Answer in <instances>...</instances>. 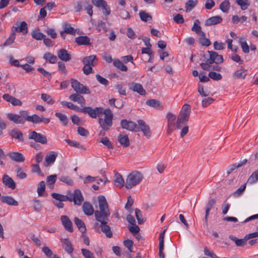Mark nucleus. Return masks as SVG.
Listing matches in <instances>:
<instances>
[{
  "label": "nucleus",
  "mask_w": 258,
  "mask_h": 258,
  "mask_svg": "<svg viewBox=\"0 0 258 258\" xmlns=\"http://www.w3.org/2000/svg\"><path fill=\"white\" fill-rule=\"evenodd\" d=\"M118 141L121 146L124 147H128L130 145L128 136L124 134H120L118 136Z\"/></svg>",
  "instance_id": "7c9ffc66"
},
{
  "label": "nucleus",
  "mask_w": 258,
  "mask_h": 258,
  "mask_svg": "<svg viewBox=\"0 0 258 258\" xmlns=\"http://www.w3.org/2000/svg\"><path fill=\"white\" fill-rule=\"evenodd\" d=\"M45 189V184L44 181L40 182L37 189V191L39 196H42Z\"/></svg>",
  "instance_id": "4d7b16f0"
},
{
  "label": "nucleus",
  "mask_w": 258,
  "mask_h": 258,
  "mask_svg": "<svg viewBox=\"0 0 258 258\" xmlns=\"http://www.w3.org/2000/svg\"><path fill=\"white\" fill-rule=\"evenodd\" d=\"M97 59L95 55L86 56L83 59V63L84 65L94 66L97 63Z\"/></svg>",
  "instance_id": "cd10ccee"
},
{
  "label": "nucleus",
  "mask_w": 258,
  "mask_h": 258,
  "mask_svg": "<svg viewBox=\"0 0 258 258\" xmlns=\"http://www.w3.org/2000/svg\"><path fill=\"white\" fill-rule=\"evenodd\" d=\"M165 231L161 233L159 235V256L160 258H164V254L163 253L164 249V238Z\"/></svg>",
  "instance_id": "2f4dec72"
},
{
  "label": "nucleus",
  "mask_w": 258,
  "mask_h": 258,
  "mask_svg": "<svg viewBox=\"0 0 258 258\" xmlns=\"http://www.w3.org/2000/svg\"><path fill=\"white\" fill-rule=\"evenodd\" d=\"M15 33L11 30V34L9 38L6 40L4 43V46H6L12 44L15 39Z\"/></svg>",
  "instance_id": "49530a36"
},
{
  "label": "nucleus",
  "mask_w": 258,
  "mask_h": 258,
  "mask_svg": "<svg viewBox=\"0 0 258 258\" xmlns=\"http://www.w3.org/2000/svg\"><path fill=\"white\" fill-rule=\"evenodd\" d=\"M246 183L242 184L239 187L233 194V195L235 197H238L241 196L242 193L244 192L246 188Z\"/></svg>",
  "instance_id": "5fc2aeb1"
},
{
  "label": "nucleus",
  "mask_w": 258,
  "mask_h": 258,
  "mask_svg": "<svg viewBox=\"0 0 258 258\" xmlns=\"http://www.w3.org/2000/svg\"><path fill=\"white\" fill-rule=\"evenodd\" d=\"M236 2L242 10H246L250 5L248 0H236Z\"/></svg>",
  "instance_id": "09e8293b"
},
{
  "label": "nucleus",
  "mask_w": 258,
  "mask_h": 258,
  "mask_svg": "<svg viewBox=\"0 0 258 258\" xmlns=\"http://www.w3.org/2000/svg\"><path fill=\"white\" fill-rule=\"evenodd\" d=\"M88 4V2L79 1L77 2L76 6H75L74 9L76 12H80L82 10L83 7H85Z\"/></svg>",
  "instance_id": "e2e57ef3"
},
{
  "label": "nucleus",
  "mask_w": 258,
  "mask_h": 258,
  "mask_svg": "<svg viewBox=\"0 0 258 258\" xmlns=\"http://www.w3.org/2000/svg\"><path fill=\"white\" fill-rule=\"evenodd\" d=\"M60 220L65 229L70 232L73 231L72 221L67 216L62 215L60 217Z\"/></svg>",
  "instance_id": "2eb2a0df"
},
{
  "label": "nucleus",
  "mask_w": 258,
  "mask_h": 258,
  "mask_svg": "<svg viewBox=\"0 0 258 258\" xmlns=\"http://www.w3.org/2000/svg\"><path fill=\"white\" fill-rule=\"evenodd\" d=\"M198 91L199 93V94L201 95V96L203 97H206L208 96L210 94V92L209 90H208V89H205L204 88V87L200 84L198 85Z\"/></svg>",
  "instance_id": "c03bdc74"
},
{
  "label": "nucleus",
  "mask_w": 258,
  "mask_h": 258,
  "mask_svg": "<svg viewBox=\"0 0 258 258\" xmlns=\"http://www.w3.org/2000/svg\"><path fill=\"white\" fill-rule=\"evenodd\" d=\"M239 43L241 45V47L243 51L247 53L249 51V47L247 45L244 38H240L239 39Z\"/></svg>",
  "instance_id": "a18cd8bd"
},
{
  "label": "nucleus",
  "mask_w": 258,
  "mask_h": 258,
  "mask_svg": "<svg viewBox=\"0 0 258 258\" xmlns=\"http://www.w3.org/2000/svg\"><path fill=\"white\" fill-rule=\"evenodd\" d=\"M138 123L140 131H142L145 136L149 138L151 136V133L149 126L142 120H138Z\"/></svg>",
  "instance_id": "ddd939ff"
},
{
  "label": "nucleus",
  "mask_w": 258,
  "mask_h": 258,
  "mask_svg": "<svg viewBox=\"0 0 258 258\" xmlns=\"http://www.w3.org/2000/svg\"><path fill=\"white\" fill-rule=\"evenodd\" d=\"M51 197L57 201L60 202H65L69 201V197L68 196L62 195L55 192L51 194Z\"/></svg>",
  "instance_id": "c9c22d12"
},
{
  "label": "nucleus",
  "mask_w": 258,
  "mask_h": 258,
  "mask_svg": "<svg viewBox=\"0 0 258 258\" xmlns=\"http://www.w3.org/2000/svg\"><path fill=\"white\" fill-rule=\"evenodd\" d=\"M58 57L61 60L64 61H68L71 59V55L68 53V51L63 48H61L58 50Z\"/></svg>",
  "instance_id": "412c9836"
},
{
  "label": "nucleus",
  "mask_w": 258,
  "mask_h": 258,
  "mask_svg": "<svg viewBox=\"0 0 258 258\" xmlns=\"http://www.w3.org/2000/svg\"><path fill=\"white\" fill-rule=\"evenodd\" d=\"M41 98L44 101L46 102L48 104L50 105L54 104L55 102V101L51 98V97L47 94H41Z\"/></svg>",
  "instance_id": "de8ad7c7"
},
{
  "label": "nucleus",
  "mask_w": 258,
  "mask_h": 258,
  "mask_svg": "<svg viewBox=\"0 0 258 258\" xmlns=\"http://www.w3.org/2000/svg\"><path fill=\"white\" fill-rule=\"evenodd\" d=\"M28 138L29 139L33 140L36 142L41 143V144H46L47 142L45 136L38 133L35 131L30 132L28 135Z\"/></svg>",
  "instance_id": "6e6552de"
},
{
  "label": "nucleus",
  "mask_w": 258,
  "mask_h": 258,
  "mask_svg": "<svg viewBox=\"0 0 258 258\" xmlns=\"http://www.w3.org/2000/svg\"><path fill=\"white\" fill-rule=\"evenodd\" d=\"M81 252L85 258H95L94 253L87 249L82 248Z\"/></svg>",
  "instance_id": "6e6d98bb"
},
{
  "label": "nucleus",
  "mask_w": 258,
  "mask_h": 258,
  "mask_svg": "<svg viewBox=\"0 0 258 258\" xmlns=\"http://www.w3.org/2000/svg\"><path fill=\"white\" fill-rule=\"evenodd\" d=\"M167 119V133L170 135L174 131L176 125V116L172 113L169 112L166 115Z\"/></svg>",
  "instance_id": "1a4fd4ad"
},
{
  "label": "nucleus",
  "mask_w": 258,
  "mask_h": 258,
  "mask_svg": "<svg viewBox=\"0 0 258 258\" xmlns=\"http://www.w3.org/2000/svg\"><path fill=\"white\" fill-rule=\"evenodd\" d=\"M231 240H233L238 246H243L246 244L247 241L248 239L246 238V235L243 239H238L235 237H232L231 238Z\"/></svg>",
  "instance_id": "e433bc0d"
},
{
  "label": "nucleus",
  "mask_w": 258,
  "mask_h": 258,
  "mask_svg": "<svg viewBox=\"0 0 258 258\" xmlns=\"http://www.w3.org/2000/svg\"><path fill=\"white\" fill-rule=\"evenodd\" d=\"M8 156L12 160L17 162H23L25 161V157L23 155L19 152L10 153Z\"/></svg>",
  "instance_id": "a878e982"
},
{
  "label": "nucleus",
  "mask_w": 258,
  "mask_h": 258,
  "mask_svg": "<svg viewBox=\"0 0 258 258\" xmlns=\"http://www.w3.org/2000/svg\"><path fill=\"white\" fill-rule=\"evenodd\" d=\"M139 16L141 19L144 22H147L148 21L151 20L152 19V17L151 15L144 11H141L139 13Z\"/></svg>",
  "instance_id": "603ef678"
},
{
  "label": "nucleus",
  "mask_w": 258,
  "mask_h": 258,
  "mask_svg": "<svg viewBox=\"0 0 258 258\" xmlns=\"http://www.w3.org/2000/svg\"><path fill=\"white\" fill-rule=\"evenodd\" d=\"M198 4V0H189L185 4L186 11L189 12L192 10Z\"/></svg>",
  "instance_id": "37998d69"
},
{
  "label": "nucleus",
  "mask_w": 258,
  "mask_h": 258,
  "mask_svg": "<svg viewBox=\"0 0 258 258\" xmlns=\"http://www.w3.org/2000/svg\"><path fill=\"white\" fill-rule=\"evenodd\" d=\"M146 104L150 106L154 107V108L158 109L159 110H162L163 107L161 105L159 101L156 99H150L146 101Z\"/></svg>",
  "instance_id": "72a5a7b5"
},
{
  "label": "nucleus",
  "mask_w": 258,
  "mask_h": 258,
  "mask_svg": "<svg viewBox=\"0 0 258 258\" xmlns=\"http://www.w3.org/2000/svg\"><path fill=\"white\" fill-rule=\"evenodd\" d=\"M113 65L122 71L126 72L127 71V68L118 59H115L113 60Z\"/></svg>",
  "instance_id": "ea45409f"
},
{
  "label": "nucleus",
  "mask_w": 258,
  "mask_h": 258,
  "mask_svg": "<svg viewBox=\"0 0 258 258\" xmlns=\"http://www.w3.org/2000/svg\"><path fill=\"white\" fill-rule=\"evenodd\" d=\"M43 58L51 63H54L57 60L56 56L50 52H46L43 55Z\"/></svg>",
  "instance_id": "4c0bfd02"
},
{
  "label": "nucleus",
  "mask_w": 258,
  "mask_h": 258,
  "mask_svg": "<svg viewBox=\"0 0 258 258\" xmlns=\"http://www.w3.org/2000/svg\"><path fill=\"white\" fill-rule=\"evenodd\" d=\"M100 142L102 143L104 146H106L108 149H112L113 147L108 138L106 137H101L100 138Z\"/></svg>",
  "instance_id": "864d4df0"
},
{
  "label": "nucleus",
  "mask_w": 258,
  "mask_h": 258,
  "mask_svg": "<svg viewBox=\"0 0 258 258\" xmlns=\"http://www.w3.org/2000/svg\"><path fill=\"white\" fill-rule=\"evenodd\" d=\"M208 76L209 78L215 81H219L222 78L220 74L212 71L209 72Z\"/></svg>",
  "instance_id": "13d9d810"
},
{
  "label": "nucleus",
  "mask_w": 258,
  "mask_h": 258,
  "mask_svg": "<svg viewBox=\"0 0 258 258\" xmlns=\"http://www.w3.org/2000/svg\"><path fill=\"white\" fill-rule=\"evenodd\" d=\"M82 209L86 215L91 216L93 215V213L95 214V212L93 206L89 202H85L84 203Z\"/></svg>",
  "instance_id": "393cba45"
},
{
  "label": "nucleus",
  "mask_w": 258,
  "mask_h": 258,
  "mask_svg": "<svg viewBox=\"0 0 258 258\" xmlns=\"http://www.w3.org/2000/svg\"><path fill=\"white\" fill-rule=\"evenodd\" d=\"M258 181V169L253 172L249 177L247 183L249 184H252Z\"/></svg>",
  "instance_id": "58836bf2"
},
{
  "label": "nucleus",
  "mask_w": 258,
  "mask_h": 258,
  "mask_svg": "<svg viewBox=\"0 0 258 258\" xmlns=\"http://www.w3.org/2000/svg\"><path fill=\"white\" fill-rule=\"evenodd\" d=\"M210 54V58L208 59L210 61V63H215L219 64L223 62V58L221 55L218 54L216 52L208 51Z\"/></svg>",
  "instance_id": "f8f14e48"
},
{
  "label": "nucleus",
  "mask_w": 258,
  "mask_h": 258,
  "mask_svg": "<svg viewBox=\"0 0 258 258\" xmlns=\"http://www.w3.org/2000/svg\"><path fill=\"white\" fill-rule=\"evenodd\" d=\"M3 183L8 187L14 189L16 187V183L13 179L8 175L5 174L2 178Z\"/></svg>",
  "instance_id": "aec40b11"
},
{
  "label": "nucleus",
  "mask_w": 258,
  "mask_h": 258,
  "mask_svg": "<svg viewBox=\"0 0 258 258\" xmlns=\"http://www.w3.org/2000/svg\"><path fill=\"white\" fill-rule=\"evenodd\" d=\"M114 183L116 186L121 187L124 185V181L121 175L119 174L116 175V177L114 180Z\"/></svg>",
  "instance_id": "a19ab883"
},
{
  "label": "nucleus",
  "mask_w": 258,
  "mask_h": 258,
  "mask_svg": "<svg viewBox=\"0 0 258 258\" xmlns=\"http://www.w3.org/2000/svg\"><path fill=\"white\" fill-rule=\"evenodd\" d=\"M135 214L136 218L138 220V222L139 224H141L144 222L143 219L141 218L142 216V212L139 209H136L135 210Z\"/></svg>",
  "instance_id": "338daca9"
},
{
  "label": "nucleus",
  "mask_w": 258,
  "mask_h": 258,
  "mask_svg": "<svg viewBox=\"0 0 258 258\" xmlns=\"http://www.w3.org/2000/svg\"><path fill=\"white\" fill-rule=\"evenodd\" d=\"M247 70L243 68L238 69L232 74V77L235 79L243 80L245 78Z\"/></svg>",
  "instance_id": "a211bd4d"
},
{
  "label": "nucleus",
  "mask_w": 258,
  "mask_h": 258,
  "mask_svg": "<svg viewBox=\"0 0 258 258\" xmlns=\"http://www.w3.org/2000/svg\"><path fill=\"white\" fill-rule=\"evenodd\" d=\"M61 105L63 107H67L71 109L81 112L88 114L91 117L96 118L101 115H104V118H99L98 122L100 126L104 131H108L112 125L113 113L110 109L104 110L102 107H95L92 108L91 107H84L80 108L71 102L62 101L60 102Z\"/></svg>",
  "instance_id": "f257e3e1"
},
{
  "label": "nucleus",
  "mask_w": 258,
  "mask_h": 258,
  "mask_svg": "<svg viewBox=\"0 0 258 258\" xmlns=\"http://www.w3.org/2000/svg\"><path fill=\"white\" fill-rule=\"evenodd\" d=\"M10 135L12 138L17 139L19 142H23L24 140L22 132L18 129L15 128L11 130Z\"/></svg>",
  "instance_id": "5701e85b"
},
{
  "label": "nucleus",
  "mask_w": 258,
  "mask_h": 258,
  "mask_svg": "<svg viewBox=\"0 0 258 258\" xmlns=\"http://www.w3.org/2000/svg\"><path fill=\"white\" fill-rule=\"evenodd\" d=\"M57 156V153L56 152L54 151L48 152L45 157L44 166L45 167H48L53 164L56 160Z\"/></svg>",
  "instance_id": "9b49d317"
},
{
  "label": "nucleus",
  "mask_w": 258,
  "mask_h": 258,
  "mask_svg": "<svg viewBox=\"0 0 258 258\" xmlns=\"http://www.w3.org/2000/svg\"><path fill=\"white\" fill-rule=\"evenodd\" d=\"M212 64L210 63V61L208 59L206 62L201 63L200 66L203 70L210 71L212 70Z\"/></svg>",
  "instance_id": "69168bd1"
},
{
  "label": "nucleus",
  "mask_w": 258,
  "mask_h": 258,
  "mask_svg": "<svg viewBox=\"0 0 258 258\" xmlns=\"http://www.w3.org/2000/svg\"><path fill=\"white\" fill-rule=\"evenodd\" d=\"M64 32L68 34L75 35L76 33L75 30L70 26L69 24H66L64 26Z\"/></svg>",
  "instance_id": "680f3d73"
},
{
  "label": "nucleus",
  "mask_w": 258,
  "mask_h": 258,
  "mask_svg": "<svg viewBox=\"0 0 258 258\" xmlns=\"http://www.w3.org/2000/svg\"><path fill=\"white\" fill-rule=\"evenodd\" d=\"M8 118L16 124H23L26 121L27 111L21 110L19 114L10 113L7 114Z\"/></svg>",
  "instance_id": "39448f33"
},
{
  "label": "nucleus",
  "mask_w": 258,
  "mask_h": 258,
  "mask_svg": "<svg viewBox=\"0 0 258 258\" xmlns=\"http://www.w3.org/2000/svg\"><path fill=\"white\" fill-rule=\"evenodd\" d=\"M190 106L187 104L183 105L180 112L176 119V128L181 129V127L186 125L188 121L190 114Z\"/></svg>",
  "instance_id": "7ed1b4c3"
},
{
  "label": "nucleus",
  "mask_w": 258,
  "mask_h": 258,
  "mask_svg": "<svg viewBox=\"0 0 258 258\" xmlns=\"http://www.w3.org/2000/svg\"><path fill=\"white\" fill-rule=\"evenodd\" d=\"M99 210L95 212V219L100 223V227L102 232L108 238H111L113 236L110 227L107 225L109 221V217L110 212L108 205L105 197L99 196L98 197Z\"/></svg>",
  "instance_id": "f03ea898"
},
{
  "label": "nucleus",
  "mask_w": 258,
  "mask_h": 258,
  "mask_svg": "<svg viewBox=\"0 0 258 258\" xmlns=\"http://www.w3.org/2000/svg\"><path fill=\"white\" fill-rule=\"evenodd\" d=\"M3 98L5 101L11 103L14 106H21L22 104V102L19 99L9 94H5Z\"/></svg>",
  "instance_id": "f3484780"
},
{
  "label": "nucleus",
  "mask_w": 258,
  "mask_h": 258,
  "mask_svg": "<svg viewBox=\"0 0 258 258\" xmlns=\"http://www.w3.org/2000/svg\"><path fill=\"white\" fill-rule=\"evenodd\" d=\"M2 203H6L8 205L17 206L18 202L11 196H2L1 198Z\"/></svg>",
  "instance_id": "c756f323"
},
{
  "label": "nucleus",
  "mask_w": 258,
  "mask_h": 258,
  "mask_svg": "<svg viewBox=\"0 0 258 258\" xmlns=\"http://www.w3.org/2000/svg\"><path fill=\"white\" fill-rule=\"evenodd\" d=\"M120 124L123 128L130 131H135L136 132H140V129L137 124L131 121H128L126 119H122L121 121Z\"/></svg>",
  "instance_id": "9d476101"
},
{
  "label": "nucleus",
  "mask_w": 258,
  "mask_h": 258,
  "mask_svg": "<svg viewBox=\"0 0 258 258\" xmlns=\"http://www.w3.org/2000/svg\"><path fill=\"white\" fill-rule=\"evenodd\" d=\"M59 180H60V181H61L69 185H72L73 184V181L69 176H61L59 178Z\"/></svg>",
  "instance_id": "774afa93"
},
{
  "label": "nucleus",
  "mask_w": 258,
  "mask_h": 258,
  "mask_svg": "<svg viewBox=\"0 0 258 258\" xmlns=\"http://www.w3.org/2000/svg\"><path fill=\"white\" fill-rule=\"evenodd\" d=\"M214 100V99L211 97H208L207 98L204 97L202 100V106L204 108L207 107L212 104Z\"/></svg>",
  "instance_id": "3c124183"
},
{
  "label": "nucleus",
  "mask_w": 258,
  "mask_h": 258,
  "mask_svg": "<svg viewBox=\"0 0 258 258\" xmlns=\"http://www.w3.org/2000/svg\"><path fill=\"white\" fill-rule=\"evenodd\" d=\"M17 26H13L12 28V30L15 33L16 32H21L23 34H25L28 32L27 24L25 21H22L16 24Z\"/></svg>",
  "instance_id": "4468645a"
},
{
  "label": "nucleus",
  "mask_w": 258,
  "mask_h": 258,
  "mask_svg": "<svg viewBox=\"0 0 258 258\" xmlns=\"http://www.w3.org/2000/svg\"><path fill=\"white\" fill-rule=\"evenodd\" d=\"M26 121L31 122L33 123H39L41 122V117L37 114H33L32 115H28V112L27 111V117Z\"/></svg>",
  "instance_id": "f704fd0d"
},
{
  "label": "nucleus",
  "mask_w": 258,
  "mask_h": 258,
  "mask_svg": "<svg viewBox=\"0 0 258 258\" xmlns=\"http://www.w3.org/2000/svg\"><path fill=\"white\" fill-rule=\"evenodd\" d=\"M92 3L95 6L102 9L107 3L104 0H92Z\"/></svg>",
  "instance_id": "0e129e2a"
},
{
  "label": "nucleus",
  "mask_w": 258,
  "mask_h": 258,
  "mask_svg": "<svg viewBox=\"0 0 258 258\" xmlns=\"http://www.w3.org/2000/svg\"><path fill=\"white\" fill-rule=\"evenodd\" d=\"M81 94L78 93H74L70 95L69 99L72 101L78 102L82 107H85V99Z\"/></svg>",
  "instance_id": "dca6fc26"
},
{
  "label": "nucleus",
  "mask_w": 258,
  "mask_h": 258,
  "mask_svg": "<svg viewBox=\"0 0 258 258\" xmlns=\"http://www.w3.org/2000/svg\"><path fill=\"white\" fill-rule=\"evenodd\" d=\"M69 201L74 202L75 205H81L84 201V198L81 191L79 189H76L72 194H69Z\"/></svg>",
  "instance_id": "0eeeda50"
},
{
  "label": "nucleus",
  "mask_w": 258,
  "mask_h": 258,
  "mask_svg": "<svg viewBox=\"0 0 258 258\" xmlns=\"http://www.w3.org/2000/svg\"><path fill=\"white\" fill-rule=\"evenodd\" d=\"M71 86L76 93L83 94H89L90 90L88 88L74 79L71 80Z\"/></svg>",
  "instance_id": "423d86ee"
},
{
  "label": "nucleus",
  "mask_w": 258,
  "mask_h": 258,
  "mask_svg": "<svg viewBox=\"0 0 258 258\" xmlns=\"http://www.w3.org/2000/svg\"><path fill=\"white\" fill-rule=\"evenodd\" d=\"M229 1L225 0L220 4V9L222 12L226 13L229 9Z\"/></svg>",
  "instance_id": "bf43d9fd"
},
{
  "label": "nucleus",
  "mask_w": 258,
  "mask_h": 258,
  "mask_svg": "<svg viewBox=\"0 0 258 258\" xmlns=\"http://www.w3.org/2000/svg\"><path fill=\"white\" fill-rule=\"evenodd\" d=\"M134 203V201L132 198L131 196H129L127 197V200L126 204L125 205V208L130 212L132 213L133 212V209H131V207Z\"/></svg>",
  "instance_id": "052dcab7"
},
{
  "label": "nucleus",
  "mask_w": 258,
  "mask_h": 258,
  "mask_svg": "<svg viewBox=\"0 0 258 258\" xmlns=\"http://www.w3.org/2000/svg\"><path fill=\"white\" fill-rule=\"evenodd\" d=\"M143 178V174L137 171H133L130 173L126 179L125 186L127 189L138 185Z\"/></svg>",
  "instance_id": "20e7f679"
},
{
  "label": "nucleus",
  "mask_w": 258,
  "mask_h": 258,
  "mask_svg": "<svg viewBox=\"0 0 258 258\" xmlns=\"http://www.w3.org/2000/svg\"><path fill=\"white\" fill-rule=\"evenodd\" d=\"M222 22V18L220 16H216L209 18L206 20L205 25L210 26L221 23Z\"/></svg>",
  "instance_id": "6ab92c4d"
},
{
  "label": "nucleus",
  "mask_w": 258,
  "mask_h": 258,
  "mask_svg": "<svg viewBox=\"0 0 258 258\" xmlns=\"http://www.w3.org/2000/svg\"><path fill=\"white\" fill-rule=\"evenodd\" d=\"M74 222L77 227L78 228L79 231L82 233L83 234L85 233L86 231V226L83 222V221L79 219V218L76 217L74 218Z\"/></svg>",
  "instance_id": "473e14b6"
},
{
  "label": "nucleus",
  "mask_w": 258,
  "mask_h": 258,
  "mask_svg": "<svg viewBox=\"0 0 258 258\" xmlns=\"http://www.w3.org/2000/svg\"><path fill=\"white\" fill-rule=\"evenodd\" d=\"M55 115L59 119L63 125H66L67 124L68 120L67 116L65 114L59 112H56Z\"/></svg>",
  "instance_id": "8fccbe9b"
},
{
  "label": "nucleus",
  "mask_w": 258,
  "mask_h": 258,
  "mask_svg": "<svg viewBox=\"0 0 258 258\" xmlns=\"http://www.w3.org/2000/svg\"><path fill=\"white\" fill-rule=\"evenodd\" d=\"M32 37L37 40H40L44 38L45 35L39 32V29L33 30L32 32Z\"/></svg>",
  "instance_id": "79ce46f5"
},
{
  "label": "nucleus",
  "mask_w": 258,
  "mask_h": 258,
  "mask_svg": "<svg viewBox=\"0 0 258 258\" xmlns=\"http://www.w3.org/2000/svg\"><path fill=\"white\" fill-rule=\"evenodd\" d=\"M61 241L62 243V247L69 254L72 253L74 248L69 238L61 239Z\"/></svg>",
  "instance_id": "bb28decb"
},
{
  "label": "nucleus",
  "mask_w": 258,
  "mask_h": 258,
  "mask_svg": "<svg viewBox=\"0 0 258 258\" xmlns=\"http://www.w3.org/2000/svg\"><path fill=\"white\" fill-rule=\"evenodd\" d=\"M200 21L198 19H196L194 23V25L191 28V30L199 36L201 37H205L206 35L205 33L202 31V28L200 26Z\"/></svg>",
  "instance_id": "4be33fe9"
},
{
  "label": "nucleus",
  "mask_w": 258,
  "mask_h": 258,
  "mask_svg": "<svg viewBox=\"0 0 258 258\" xmlns=\"http://www.w3.org/2000/svg\"><path fill=\"white\" fill-rule=\"evenodd\" d=\"M130 88L131 90L134 92H137L141 95H144L146 93V91L144 89L142 85L139 83H132L130 85Z\"/></svg>",
  "instance_id": "b1692460"
},
{
  "label": "nucleus",
  "mask_w": 258,
  "mask_h": 258,
  "mask_svg": "<svg viewBox=\"0 0 258 258\" xmlns=\"http://www.w3.org/2000/svg\"><path fill=\"white\" fill-rule=\"evenodd\" d=\"M75 42L79 45H89L90 44V39L87 36H81L75 38Z\"/></svg>",
  "instance_id": "c85d7f7f"
}]
</instances>
